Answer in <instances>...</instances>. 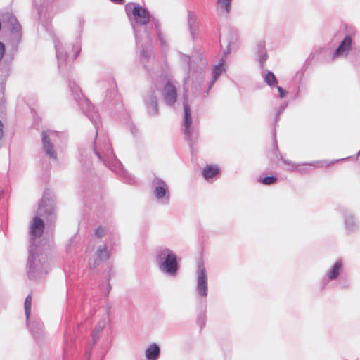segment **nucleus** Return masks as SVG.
Returning a JSON list of instances; mask_svg holds the SVG:
<instances>
[{"mask_svg":"<svg viewBox=\"0 0 360 360\" xmlns=\"http://www.w3.org/2000/svg\"><path fill=\"white\" fill-rule=\"evenodd\" d=\"M127 10L131 11L134 20L137 24L146 25L150 20V15L149 12L145 8L139 4L133 6L132 8L127 6Z\"/></svg>","mask_w":360,"mask_h":360,"instance_id":"nucleus-1","label":"nucleus"},{"mask_svg":"<svg viewBox=\"0 0 360 360\" xmlns=\"http://www.w3.org/2000/svg\"><path fill=\"white\" fill-rule=\"evenodd\" d=\"M163 96L165 102L168 105H173L176 101V89L170 81H168L164 87Z\"/></svg>","mask_w":360,"mask_h":360,"instance_id":"nucleus-2","label":"nucleus"},{"mask_svg":"<svg viewBox=\"0 0 360 360\" xmlns=\"http://www.w3.org/2000/svg\"><path fill=\"white\" fill-rule=\"evenodd\" d=\"M352 37L350 36H346L334 52L333 58L347 55L352 48Z\"/></svg>","mask_w":360,"mask_h":360,"instance_id":"nucleus-3","label":"nucleus"},{"mask_svg":"<svg viewBox=\"0 0 360 360\" xmlns=\"http://www.w3.org/2000/svg\"><path fill=\"white\" fill-rule=\"evenodd\" d=\"M197 290L202 297H206L207 295V274L205 269H200L198 276Z\"/></svg>","mask_w":360,"mask_h":360,"instance_id":"nucleus-4","label":"nucleus"},{"mask_svg":"<svg viewBox=\"0 0 360 360\" xmlns=\"http://www.w3.org/2000/svg\"><path fill=\"white\" fill-rule=\"evenodd\" d=\"M176 256L173 252H168L164 263L165 270L168 273H175L177 270Z\"/></svg>","mask_w":360,"mask_h":360,"instance_id":"nucleus-5","label":"nucleus"},{"mask_svg":"<svg viewBox=\"0 0 360 360\" xmlns=\"http://www.w3.org/2000/svg\"><path fill=\"white\" fill-rule=\"evenodd\" d=\"M44 228V221L38 217L34 218L31 226V233L34 236L39 237L42 234Z\"/></svg>","mask_w":360,"mask_h":360,"instance_id":"nucleus-6","label":"nucleus"},{"mask_svg":"<svg viewBox=\"0 0 360 360\" xmlns=\"http://www.w3.org/2000/svg\"><path fill=\"white\" fill-rule=\"evenodd\" d=\"M219 173L220 169L217 165H207L202 171L203 177L207 180L219 175Z\"/></svg>","mask_w":360,"mask_h":360,"instance_id":"nucleus-7","label":"nucleus"},{"mask_svg":"<svg viewBox=\"0 0 360 360\" xmlns=\"http://www.w3.org/2000/svg\"><path fill=\"white\" fill-rule=\"evenodd\" d=\"M160 355V348L156 344L150 345L146 351V356L148 360H156Z\"/></svg>","mask_w":360,"mask_h":360,"instance_id":"nucleus-8","label":"nucleus"},{"mask_svg":"<svg viewBox=\"0 0 360 360\" xmlns=\"http://www.w3.org/2000/svg\"><path fill=\"white\" fill-rule=\"evenodd\" d=\"M42 141L44 148L46 150V153L52 158H55V151L53 148V146L51 143L47 134L45 132L42 133Z\"/></svg>","mask_w":360,"mask_h":360,"instance_id":"nucleus-9","label":"nucleus"},{"mask_svg":"<svg viewBox=\"0 0 360 360\" xmlns=\"http://www.w3.org/2000/svg\"><path fill=\"white\" fill-rule=\"evenodd\" d=\"M232 0H217V8L221 14L227 15L231 11Z\"/></svg>","mask_w":360,"mask_h":360,"instance_id":"nucleus-10","label":"nucleus"},{"mask_svg":"<svg viewBox=\"0 0 360 360\" xmlns=\"http://www.w3.org/2000/svg\"><path fill=\"white\" fill-rule=\"evenodd\" d=\"M342 268V263L340 261L336 262L335 264H334L333 269L327 273L328 278L330 280L335 279L338 276Z\"/></svg>","mask_w":360,"mask_h":360,"instance_id":"nucleus-11","label":"nucleus"},{"mask_svg":"<svg viewBox=\"0 0 360 360\" xmlns=\"http://www.w3.org/2000/svg\"><path fill=\"white\" fill-rule=\"evenodd\" d=\"M96 255L97 259H99L100 261L106 260L110 256V252L105 245H101L98 248Z\"/></svg>","mask_w":360,"mask_h":360,"instance_id":"nucleus-12","label":"nucleus"},{"mask_svg":"<svg viewBox=\"0 0 360 360\" xmlns=\"http://www.w3.org/2000/svg\"><path fill=\"white\" fill-rule=\"evenodd\" d=\"M25 310L27 319H29L31 314V307H32V295H29L27 296L25 300Z\"/></svg>","mask_w":360,"mask_h":360,"instance_id":"nucleus-13","label":"nucleus"},{"mask_svg":"<svg viewBox=\"0 0 360 360\" xmlns=\"http://www.w3.org/2000/svg\"><path fill=\"white\" fill-rule=\"evenodd\" d=\"M161 183L162 184V186H158L155 188V196L158 199L162 198L166 195L165 184L164 182H161Z\"/></svg>","mask_w":360,"mask_h":360,"instance_id":"nucleus-14","label":"nucleus"},{"mask_svg":"<svg viewBox=\"0 0 360 360\" xmlns=\"http://www.w3.org/2000/svg\"><path fill=\"white\" fill-rule=\"evenodd\" d=\"M265 82L268 85L271 86L277 83V79L273 72H269L265 76Z\"/></svg>","mask_w":360,"mask_h":360,"instance_id":"nucleus-15","label":"nucleus"},{"mask_svg":"<svg viewBox=\"0 0 360 360\" xmlns=\"http://www.w3.org/2000/svg\"><path fill=\"white\" fill-rule=\"evenodd\" d=\"M224 70V69L223 63H219L214 67V68L213 69V75L214 80H216L219 77V76L221 74Z\"/></svg>","mask_w":360,"mask_h":360,"instance_id":"nucleus-16","label":"nucleus"},{"mask_svg":"<svg viewBox=\"0 0 360 360\" xmlns=\"http://www.w3.org/2000/svg\"><path fill=\"white\" fill-rule=\"evenodd\" d=\"M191 122H192L191 116H185V125H186L185 133L188 136L191 135L190 126L191 124Z\"/></svg>","mask_w":360,"mask_h":360,"instance_id":"nucleus-17","label":"nucleus"},{"mask_svg":"<svg viewBox=\"0 0 360 360\" xmlns=\"http://www.w3.org/2000/svg\"><path fill=\"white\" fill-rule=\"evenodd\" d=\"M276 178L274 176H266L261 181V182L262 184H266V185L273 184L276 183Z\"/></svg>","mask_w":360,"mask_h":360,"instance_id":"nucleus-18","label":"nucleus"},{"mask_svg":"<svg viewBox=\"0 0 360 360\" xmlns=\"http://www.w3.org/2000/svg\"><path fill=\"white\" fill-rule=\"evenodd\" d=\"M105 233V229L103 227H98L96 231L95 234L97 237L101 238Z\"/></svg>","mask_w":360,"mask_h":360,"instance_id":"nucleus-19","label":"nucleus"},{"mask_svg":"<svg viewBox=\"0 0 360 360\" xmlns=\"http://www.w3.org/2000/svg\"><path fill=\"white\" fill-rule=\"evenodd\" d=\"M5 52V46L4 43L0 42V60L2 59Z\"/></svg>","mask_w":360,"mask_h":360,"instance_id":"nucleus-20","label":"nucleus"},{"mask_svg":"<svg viewBox=\"0 0 360 360\" xmlns=\"http://www.w3.org/2000/svg\"><path fill=\"white\" fill-rule=\"evenodd\" d=\"M184 107L185 116H191V110L189 106L187 104H184Z\"/></svg>","mask_w":360,"mask_h":360,"instance_id":"nucleus-21","label":"nucleus"},{"mask_svg":"<svg viewBox=\"0 0 360 360\" xmlns=\"http://www.w3.org/2000/svg\"><path fill=\"white\" fill-rule=\"evenodd\" d=\"M152 104L154 107V110L155 112H158V102H157V98L155 96L153 97V101H152Z\"/></svg>","mask_w":360,"mask_h":360,"instance_id":"nucleus-22","label":"nucleus"},{"mask_svg":"<svg viewBox=\"0 0 360 360\" xmlns=\"http://www.w3.org/2000/svg\"><path fill=\"white\" fill-rule=\"evenodd\" d=\"M277 89H278V91L279 94H280V96L281 98H283L285 96L286 92L281 86H278Z\"/></svg>","mask_w":360,"mask_h":360,"instance_id":"nucleus-23","label":"nucleus"},{"mask_svg":"<svg viewBox=\"0 0 360 360\" xmlns=\"http://www.w3.org/2000/svg\"><path fill=\"white\" fill-rule=\"evenodd\" d=\"M205 316H202L200 318L198 319V322L200 326H202L205 324Z\"/></svg>","mask_w":360,"mask_h":360,"instance_id":"nucleus-24","label":"nucleus"},{"mask_svg":"<svg viewBox=\"0 0 360 360\" xmlns=\"http://www.w3.org/2000/svg\"><path fill=\"white\" fill-rule=\"evenodd\" d=\"M3 136V124L0 121V139Z\"/></svg>","mask_w":360,"mask_h":360,"instance_id":"nucleus-25","label":"nucleus"},{"mask_svg":"<svg viewBox=\"0 0 360 360\" xmlns=\"http://www.w3.org/2000/svg\"><path fill=\"white\" fill-rule=\"evenodd\" d=\"M111 1L116 3V4H122L124 0H110Z\"/></svg>","mask_w":360,"mask_h":360,"instance_id":"nucleus-26","label":"nucleus"},{"mask_svg":"<svg viewBox=\"0 0 360 360\" xmlns=\"http://www.w3.org/2000/svg\"><path fill=\"white\" fill-rule=\"evenodd\" d=\"M11 19L14 21H16V19L15 18H11Z\"/></svg>","mask_w":360,"mask_h":360,"instance_id":"nucleus-27","label":"nucleus"}]
</instances>
